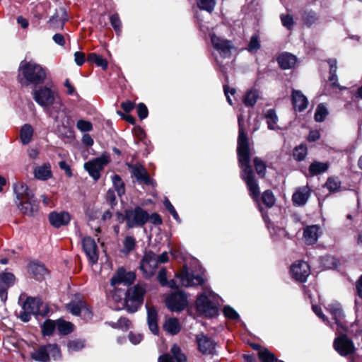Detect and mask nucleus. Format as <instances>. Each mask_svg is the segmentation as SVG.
<instances>
[{
    "instance_id": "nucleus-3",
    "label": "nucleus",
    "mask_w": 362,
    "mask_h": 362,
    "mask_svg": "<svg viewBox=\"0 0 362 362\" xmlns=\"http://www.w3.org/2000/svg\"><path fill=\"white\" fill-rule=\"evenodd\" d=\"M47 71L46 67L33 60H23L18 66L17 80L23 87L37 86L44 83Z\"/></svg>"
},
{
    "instance_id": "nucleus-34",
    "label": "nucleus",
    "mask_w": 362,
    "mask_h": 362,
    "mask_svg": "<svg viewBox=\"0 0 362 362\" xmlns=\"http://www.w3.org/2000/svg\"><path fill=\"white\" fill-rule=\"evenodd\" d=\"M329 163L327 162L314 161L308 169L310 176H315L326 172L329 168Z\"/></svg>"
},
{
    "instance_id": "nucleus-9",
    "label": "nucleus",
    "mask_w": 362,
    "mask_h": 362,
    "mask_svg": "<svg viewBox=\"0 0 362 362\" xmlns=\"http://www.w3.org/2000/svg\"><path fill=\"white\" fill-rule=\"evenodd\" d=\"M108 163V156H103L85 163L84 168L94 180H98L100 177V171Z\"/></svg>"
},
{
    "instance_id": "nucleus-20",
    "label": "nucleus",
    "mask_w": 362,
    "mask_h": 362,
    "mask_svg": "<svg viewBox=\"0 0 362 362\" xmlns=\"http://www.w3.org/2000/svg\"><path fill=\"white\" fill-rule=\"evenodd\" d=\"M185 356L176 344L172 346L170 354H163L158 358V362H185Z\"/></svg>"
},
{
    "instance_id": "nucleus-13",
    "label": "nucleus",
    "mask_w": 362,
    "mask_h": 362,
    "mask_svg": "<svg viewBox=\"0 0 362 362\" xmlns=\"http://www.w3.org/2000/svg\"><path fill=\"white\" fill-rule=\"evenodd\" d=\"M136 279L134 272L127 271L123 267L119 268L110 279V286L132 284Z\"/></svg>"
},
{
    "instance_id": "nucleus-64",
    "label": "nucleus",
    "mask_w": 362,
    "mask_h": 362,
    "mask_svg": "<svg viewBox=\"0 0 362 362\" xmlns=\"http://www.w3.org/2000/svg\"><path fill=\"white\" fill-rule=\"evenodd\" d=\"M86 61V55L84 52H76L74 53V62L78 66H82Z\"/></svg>"
},
{
    "instance_id": "nucleus-10",
    "label": "nucleus",
    "mask_w": 362,
    "mask_h": 362,
    "mask_svg": "<svg viewBox=\"0 0 362 362\" xmlns=\"http://www.w3.org/2000/svg\"><path fill=\"white\" fill-rule=\"evenodd\" d=\"M158 268L156 254L151 251L146 252L140 263V269L145 278L149 279L154 275Z\"/></svg>"
},
{
    "instance_id": "nucleus-39",
    "label": "nucleus",
    "mask_w": 362,
    "mask_h": 362,
    "mask_svg": "<svg viewBox=\"0 0 362 362\" xmlns=\"http://www.w3.org/2000/svg\"><path fill=\"white\" fill-rule=\"evenodd\" d=\"M328 64L329 65V81L332 83V86L334 87H339L337 83V61L336 59H329Z\"/></svg>"
},
{
    "instance_id": "nucleus-46",
    "label": "nucleus",
    "mask_w": 362,
    "mask_h": 362,
    "mask_svg": "<svg viewBox=\"0 0 362 362\" xmlns=\"http://www.w3.org/2000/svg\"><path fill=\"white\" fill-rule=\"evenodd\" d=\"M262 200L267 207L271 208L272 206H274L276 199L272 191L266 190L263 192L262 195Z\"/></svg>"
},
{
    "instance_id": "nucleus-60",
    "label": "nucleus",
    "mask_w": 362,
    "mask_h": 362,
    "mask_svg": "<svg viewBox=\"0 0 362 362\" xmlns=\"http://www.w3.org/2000/svg\"><path fill=\"white\" fill-rule=\"evenodd\" d=\"M281 21L283 25L291 30L293 25V19L291 15H281Z\"/></svg>"
},
{
    "instance_id": "nucleus-62",
    "label": "nucleus",
    "mask_w": 362,
    "mask_h": 362,
    "mask_svg": "<svg viewBox=\"0 0 362 362\" xmlns=\"http://www.w3.org/2000/svg\"><path fill=\"white\" fill-rule=\"evenodd\" d=\"M137 114L141 119H144L147 117L148 111L146 106L144 103H139L137 107Z\"/></svg>"
},
{
    "instance_id": "nucleus-59",
    "label": "nucleus",
    "mask_w": 362,
    "mask_h": 362,
    "mask_svg": "<svg viewBox=\"0 0 362 362\" xmlns=\"http://www.w3.org/2000/svg\"><path fill=\"white\" fill-rule=\"evenodd\" d=\"M223 313L228 318L237 320L239 318L238 313L231 307L227 305L223 308Z\"/></svg>"
},
{
    "instance_id": "nucleus-58",
    "label": "nucleus",
    "mask_w": 362,
    "mask_h": 362,
    "mask_svg": "<svg viewBox=\"0 0 362 362\" xmlns=\"http://www.w3.org/2000/svg\"><path fill=\"white\" fill-rule=\"evenodd\" d=\"M79 316L85 320H89L92 318V311L90 310L86 302H83Z\"/></svg>"
},
{
    "instance_id": "nucleus-36",
    "label": "nucleus",
    "mask_w": 362,
    "mask_h": 362,
    "mask_svg": "<svg viewBox=\"0 0 362 362\" xmlns=\"http://www.w3.org/2000/svg\"><path fill=\"white\" fill-rule=\"evenodd\" d=\"M300 15L303 23L308 27H310L316 23L319 19L317 13L313 10H303Z\"/></svg>"
},
{
    "instance_id": "nucleus-14",
    "label": "nucleus",
    "mask_w": 362,
    "mask_h": 362,
    "mask_svg": "<svg viewBox=\"0 0 362 362\" xmlns=\"http://www.w3.org/2000/svg\"><path fill=\"white\" fill-rule=\"evenodd\" d=\"M23 310H28L35 315H45L48 312L47 305L37 298L29 297L23 305Z\"/></svg>"
},
{
    "instance_id": "nucleus-32",
    "label": "nucleus",
    "mask_w": 362,
    "mask_h": 362,
    "mask_svg": "<svg viewBox=\"0 0 362 362\" xmlns=\"http://www.w3.org/2000/svg\"><path fill=\"white\" fill-rule=\"evenodd\" d=\"M28 270L38 280L43 279L47 273L45 267L38 262L30 263L28 267Z\"/></svg>"
},
{
    "instance_id": "nucleus-19",
    "label": "nucleus",
    "mask_w": 362,
    "mask_h": 362,
    "mask_svg": "<svg viewBox=\"0 0 362 362\" xmlns=\"http://www.w3.org/2000/svg\"><path fill=\"white\" fill-rule=\"evenodd\" d=\"M327 310L330 313L333 319L335 320V323L337 325V331L340 332V329L342 331L345 330L346 325L344 320V315L341 307L339 305L330 304L327 308Z\"/></svg>"
},
{
    "instance_id": "nucleus-51",
    "label": "nucleus",
    "mask_w": 362,
    "mask_h": 362,
    "mask_svg": "<svg viewBox=\"0 0 362 362\" xmlns=\"http://www.w3.org/2000/svg\"><path fill=\"white\" fill-rule=\"evenodd\" d=\"M259 48V37L257 34H255L250 38V40L247 46V50L250 52H257Z\"/></svg>"
},
{
    "instance_id": "nucleus-29",
    "label": "nucleus",
    "mask_w": 362,
    "mask_h": 362,
    "mask_svg": "<svg viewBox=\"0 0 362 362\" xmlns=\"http://www.w3.org/2000/svg\"><path fill=\"white\" fill-rule=\"evenodd\" d=\"M147 308V321L149 329L151 332L157 334L158 333V313L156 309L153 306H148Z\"/></svg>"
},
{
    "instance_id": "nucleus-28",
    "label": "nucleus",
    "mask_w": 362,
    "mask_h": 362,
    "mask_svg": "<svg viewBox=\"0 0 362 362\" xmlns=\"http://www.w3.org/2000/svg\"><path fill=\"white\" fill-rule=\"evenodd\" d=\"M13 189L16 198L19 201L34 197L33 192L23 182H17L15 183Z\"/></svg>"
},
{
    "instance_id": "nucleus-17",
    "label": "nucleus",
    "mask_w": 362,
    "mask_h": 362,
    "mask_svg": "<svg viewBox=\"0 0 362 362\" xmlns=\"http://www.w3.org/2000/svg\"><path fill=\"white\" fill-rule=\"evenodd\" d=\"M293 277L298 281L305 282L310 275V267L305 262L300 261L294 263L291 269Z\"/></svg>"
},
{
    "instance_id": "nucleus-25",
    "label": "nucleus",
    "mask_w": 362,
    "mask_h": 362,
    "mask_svg": "<svg viewBox=\"0 0 362 362\" xmlns=\"http://www.w3.org/2000/svg\"><path fill=\"white\" fill-rule=\"evenodd\" d=\"M133 175L140 183L147 185H153V180L149 177L146 170L141 165H130Z\"/></svg>"
},
{
    "instance_id": "nucleus-31",
    "label": "nucleus",
    "mask_w": 362,
    "mask_h": 362,
    "mask_svg": "<svg viewBox=\"0 0 362 362\" xmlns=\"http://www.w3.org/2000/svg\"><path fill=\"white\" fill-rule=\"evenodd\" d=\"M111 288L109 291L107 296L115 303H121L124 302V297L126 296V291L119 287V285L110 286Z\"/></svg>"
},
{
    "instance_id": "nucleus-5",
    "label": "nucleus",
    "mask_w": 362,
    "mask_h": 362,
    "mask_svg": "<svg viewBox=\"0 0 362 362\" xmlns=\"http://www.w3.org/2000/svg\"><path fill=\"white\" fill-rule=\"evenodd\" d=\"M214 297V293L210 289L204 288V293L199 296L196 302L197 310L206 316L216 315L218 312L216 303L209 299Z\"/></svg>"
},
{
    "instance_id": "nucleus-61",
    "label": "nucleus",
    "mask_w": 362,
    "mask_h": 362,
    "mask_svg": "<svg viewBox=\"0 0 362 362\" xmlns=\"http://www.w3.org/2000/svg\"><path fill=\"white\" fill-rule=\"evenodd\" d=\"M1 281L8 286H10L14 284L15 276L11 273H4L1 276Z\"/></svg>"
},
{
    "instance_id": "nucleus-24",
    "label": "nucleus",
    "mask_w": 362,
    "mask_h": 362,
    "mask_svg": "<svg viewBox=\"0 0 362 362\" xmlns=\"http://www.w3.org/2000/svg\"><path fill=\"white\" fill-rule=\"evenodd\" d=\"M320 227L317 225L308 226L304 228L303 239L307 245L315 244L321 234Z\"/></svg>"
},
{
    "instance_id": "nucleus-54",
    "label": "nucleus",
    "mask_w": 362,
    "mask_h": 362,
    "mask_svg": "<svg viewBox=\"0 0 362 362\" xmlns=\"http://www.w3.org/2000/svg\"><path fill=\"white\" fill-rule=\"evenodd\" d=\"M84 301L71 302L67 305V310L74 315H80Z\"/></svg>"
},
{
    "instance_id": "nucleus-42",
    "label": "nucleus",
    "mask_w": 362,
    "mask_h": 362,
    "mask_svg": "<svg viewBox=\"0 0 362 362\" xmlns=\"http://www.w3.org/2000/svg\"><path fill=\"white\" fill-rule=\"evenodd\" d=\"M42 333L44 336H50L57 328V321L47 320L41 326Z\"/></svg>"
},
{
    "instance_id": "nucleus-38",
    "label": "nucleus",
    "mask_w": 362,
    "mask_h": 362,
    "mask_svg": "<svg viewBox=\"0 0 362 362\" xmlns=\"http://www.w3.org/2000/svg\"><path fill=\"white\" fill-rule=\"evenodd\" d=\"M33 128L29 124H24L21 129L20 136L23 144H28L33 136Z\"/></svg>"
},
{
    "instance_id": "nucleus-49",
    "label": "nucleus",
    "mask_w": 362,
    "mask_h": 362,
    "mask_svg": "<svg viewBox=\"0 0 362 362\" xmlns=\"http://www.w3.org/2000/svg\"><path fill=\"white\" fill-rule=\"evenodd\" d=\"M325 187L332 192H337L341 187L340 180L335 177H329L325 183Z\"/></svg>"
},
{
    "instance_id": "nucleus-18",
    "label": "nucleus",
    "mask_w": 362,
    "mask_h": 362,
    "mask_svg": "<svg viewBox=\"0 0 362 362\" xmlns=\"http://www.w3.org/2000/svg\"><path fill=\"white\" fill-rule=\"evenodd\" d=\"M197 343L200 352L204 354H213L216 343L209 337L203 333L199 334L196 337Z\"/></svg>"
},
{
    "instance_id": "nucleus-37",
    "label": "nucleus",
    "mask_w": 362,
    "mask_h": 362,
    "mask_svg": "<svg viewBox=\"0 0 362 362\" xmlns=\"http://www.w3.org/2000/svg\"><path fill=\"white\" fill-rule=\"evenodd\" d=\"M265 119L267 124L268 128L271 130H276L279 128L277 124L278 123V117L276 114V112L274 109H269L267 111L265 114Z\"/></svg>"
},
{
    "instance_id": "nucleus-30",
    "label": "nucleus",
    "mask_w": 362,
    "mask_h": 362,
    "mask_svg": "<svg viewBox=\"0 0 362 362\" xmlns=\"http://www.w3.org/2000/svg\"><path fill=\"white\" fill-rule=\"evenodd\" d=\"M34 175L36 179L44 181L49 179L52 175L50 164L46 163L41 165L36 166L34 168Z\"/></svg>"
},
{
    "instance_id": "nucleus-11",
    "label": "nucleus",
    "mask_w": 362,
    "mask_h": 362,
    "mask_svg": "<svg viewBox=\"0 0 362 362\" xmlns=\"http://www.w3.org/2000/svg\"><path fill=\"white\" fill-rule=\"evenodd\" d=\"M211 42L213 47L219 53L221 57H230L231 51L234 48L231 41L217 36L215 34H211Z\"/></svg>"
},
{
    "instance_id": "nucleus-2",
    "label": "nucleus",
    "mask_w": 362,
    "mask_h": 362,
    "mask_svg": "<svg viewBox=\"0 0 362 362\" xmlns=\"http://www.w3.org/2000/svg\"><path fill=\"white\" fill-rule=\"evenodd\" d=\"M34 100L44 107L56 122L66 127L69 125V119L63 110V105L57 92L47 86H40L33 90Z\"/></svg>"
},
{
    "instance_id": "nucleus-21",
    "label": "nucleus",
    "mask_w": 362,
    "mask_h": 362,
    "mask_svg": "<svg viewBox=\"0 0 362 362\" xmlns=\"http://www.w3.org/2000/svg\"><path fill=\"white\" fill-rule=\"evenodd\" d=\"M71 220L70 214L66 211L51 212L49 215L50 224L55 228L67 225Z\"/></svg>"
},
{
    "instance_id": "nucleus-6",
    "label": "nucleus",
    "mask_w": 362,
    "mask_h": 362,
    "mask_svg": "<svg viewBox=\"0 0 362 362\" xmlns=\"http://www.w3.org/2000/svg\"><path fill=\"white\" fill-rule=\"evenodd\" d=\"M124 218L129 228L141 227L148 221L149 214L142 208L136 206L134 209L127 210Z\"/></svg>"
},
{
    "instance_id": "nucleus-45",
    "label": "nucleus",
    "mask_w": 362,
    "mask_h": 362,
    "mask_svg": "<svg viewBox=\"0 0 362 362\" xmlns=\"http://www.w3.org/2000/svg\"><path fill=\"white\" fill-rule=\"evenodd\" d=\"M307 153V146L304 144H300L295 148L293 151V157L296 160L301 161L305 159Z\"/></svg>"
},
{
    "instance_id": "nucleus-35",
    "label": "nucleus",
    "mask_w": 362,
    "mask_h": 362,
    "mask_svg": "<svg viewBox=\"0 0 362 362\" xmlns=\"http://www.w3.org/2000/svg\"><path fill=\"white\" fill-rule=\"evenodd\" d=\"M163 329L171 335L177 334L181 329V326L177 319L170 317L167 319L163 325Z\"/></svg>"
},
{
    "instance_id": "nucleus-26",
    "label": "nucleus",
    "mask_w": 362,
    "mask_h": 362,
    "mask_svg": "<svg viewBox=\"0 0 362 362\" xmlns=\"http://www.w3.org/2000/svg\"><path fill=\"white\" fill-rule=\"evenodd\" d=\"M291 100L295 110L302 112L308 107V99L300 90H293Z\"/></svg>"
},
{
    "instance_id": "nucleus-44",
    "label": "nucleus",
    "mask_w": 362,
    "mask_h": 362,
    "mask_svg": "<svg viewBox=\"0 0 362 362\" xmlns=\"http://www.w3.org/2000/svg\"><path fill=\"white\" fill-rule=\"evenodd\" d=\"M197 6L201 10L206 11L209 13H211L215 7V0H197Z\"/></svg>"
},
{
    "instance_id": "nucleus-56",
    "label": "nucleus",
    "mask_w": 362,
    "mask_h": 362,
    "mask_svg": "<svg viewBox=\"0 0 362 362\" xmlns=\"http://www.w3.org/2000/svg\"><path fill=\"white\" fill-rule=\"evenodd\" d=\"M76 127L83 132H90L93 129V124L90 122L79 119L76 123Z\"/></svg>"
},
{
    "instance_id": "nucleus-41",
    "label": "nucleus",
    "mask_w": 362,
    "mask_h": 362,
    "mask_svg": "<svg viewBox=\"0 0 362 362\" xmlns=\"http://www.w3.org/2000/svg\"><path fill=\"white\" fill-rule=\"evenodd\" d=\"M87 60L90 63H95L97 66L102 67L103 69H106L107 67V60L96 53L89 54Z\"/></svg>"
},
{
    "instance_id": "nucleus-50",
    "label": "nucleus",
    "mask_w": 362,
    "mask_h": 362,
    "mask_svg": "<svg viewBox=\"0 0 362 362\" xmlns=\"http://www.w3.org/2000/svg\"><path fill=\"white\" fill-rule=\"evenodd\" d=\"M328 114L327 107L323 104H320L316 108L315 113V119L317 122H321L324 121Z\"/></svg>"
},
{
    "instance_id": "nucleus-16",
    "label": "nucleus",
    "mask_w": 362,
    "mask_h": 362,
    "mask_svg": "<svg viewBox=\"0 0 362 362\" xmlns=\"http://www.w3.org/2000/svg\"><path fill=\"white\" fill-rule=\"evenodd\" d=\"M334 348L341 356H347L352 354L355 347L351 339L346 335L341 334L334 341Z\"/></svg>"
},
{
    "instance_id": "nucleus-27",
    "label": "nucleus",
    "mask_w": 362,
    "mask_h": 362,
    "mask_svg": "<svg viewBox=\"0 0 362 362\" xmlns=\"http://www.w3.org/2000/svg\"><path fill=\"white\" fill-rule=\"evenodd\" d=\"M310 196V189L308 186L299 187L293 193L292 201L295 206H303L308 201Z\"/></svg>"
},
{
    "instance_id": "nucleus-47",
    "label": "nucleus",
    "mask_w": 362,
    "mask_h": 362,
    "mask_svg": "<svg viewBox=\"0 0 362 362\" xmlns=\"http://www.w3.org/2000/svg\"><path fill=\"white\" fill-rule=\"evenodd\" d=\"M253 163L257 173L261 177H264L266 173V164L258 157L253 159Z\"/></svg>"
},
{
    "instance_id": "nucleus-23",
    "label": "nucleus",
    "mask_w": 362,
    "mask_h": 362,
    "mask_svg": "<svg viewBox=\"0 0 362 362\" xmlns=\"http://www.w3.org/2000/svg\"><path fill=\"white\" fill-rule=\"evenodd\" d=\"M67 21V14L64 8L56 11L54 15L49 19V28L52 29H62L65 22Z\"/></svg>"
},
{
    "instance_id": "nucleus-8",
    "label": "nucleus",
    "mask_w": 362,
    "mask_h": 362,
    "mask_svg": "<svg viewBox=\"0 0 362 362\" xmlns=\"http://www.w3.org/2000/svg\"><path fill=\"white\" fill-rule=\"evenodd\" d=\"M176 276L180 279L181 286L185 287L202 285L204 282V279L202 274L189 272L186 266L183 267L182 269Z\"/></svg>"
},
{
    "instance_id": "nucleus-12",
    "label": "nucleus",
    "mask_w": 362,
    "mask_h": 362,
    "mask_svg": "<svg viewBox=\"0 0 362 362\" xmlns=\"http://www.w3.org/2000/svg\"><path fill=\"white\" fill-rule=\"evenodd\" d=\"M167 307L173 312H180L183 310L187 305V298L182 291H176L173 293L166 299Z\"/></svg>"
},
{
    "instance_id": "nucleus-53",
    "label": "nucleus",
    "mask_w": 362,
    "mask_h": 362,
    "mask_svg": "<svg viewBox=\"0 0 362 362\" xmlns=\"http://www.w3.org/2000/svg\"><path fill=\"white\" fill-rule=\"evenodd\" d=\"M67 346L69 352L78 351L85 346V344L83 340L74 339L68 342Z\"/></svg>"
},
{
    "instance_id": "nucleus-52",
    "label": "nucleus",
    "mask_w": 362,
    "mask_h": 362,
    "mask_svg": "<svg viewBox=\"0 0 362 362\" xmlns=\"http://www.w3.org/2000/svg\"><path fill=\"white\" fill-rule=\"evenodd\" d=\"M258 356L262 362H277V359L274 355L267 349L259 350Z\"/></svg>"
},
{
    "instance_id": "nucleus-15",
    "label": "nucleus",
    "mask_w": 362,
    "mask_h": 362,
    "mask_svg": "<svg viewBox=\"0 0 362 362\" xmlns=\"http://www.w3.org/2000/svg\"><path fill=\"white\" fill-rule=\"evenodd\" d=\"M83 250L89 262L95 264L98 262L99 252L95 240L90 237H85L82 240Z\"/></svg>"
},
{
    "instance_id": "nucleus-1",
    "label": "nucleus",
    "mask_w": 362,
    "mask_h": 362,
    "mask_svg": "<svg viewBox=\"0 0 362 362\" xmlns=\"http://www.w3.org/2000/svg\"><path fill=\"white\" fill-rule=\"evenodd\" d=\"M238 137L237 153L240 168L242 169L240 177L245 182L251 197L257 200L259 197V188L252 165H250V152L249 141L243 127L242 116H238Z\"/></svg>"
},
{
    "instance_id": "nucleus-7",
    "label": "nucleus",
    "mask_w": 362,
    "mask_h": 362,
    "mask_svg": "<svg viewBox=\"0 0 362 362\" xmlns=\"http://www.w3.org/2000/svg\"><path fill=\"white\" fill-rule=\"evenodd\" d=\"M31 357L39 362H48L50 357L54 360L60 357V351L57 344L41 346L31 353Z\"/></svg>"
},
{
    "instance_id": "nucleus-57",
    "label": "nucleus",
    "mask_w": 362,
    "mask_h": 362,
    "mask_svg": "<svg viewBox=\"0 0 362 362\" xmlns=\"http://www.w3.org/2000/svg\"><path fill=\"white\" fill-rule=\"evenodd\" d=\"M111 25L117 33H119L122 28V23L118 14H112L110 18Z\"/></svg>"
},
{
    "instance_id": "nucleus-4",
    "label": "nucleus",
    "mask_w": 362,
    "mask_h": 362,
    "mask_svg": "<svg viewBox=\"0 0 362 362\" xmlns=\"http://www.w3.org/2000/svg\"><path fill=\"white\" fill-rule=\"evenodd\" d=\"M146 288V284L141 282L129 288L126 291V296L122 303V307H124L129 313L136 312L143 304Z\"/></svg>"
},
{
    "instance_id": "nucleus-43",
    "label": "nucleus",
    "mask_w": 362,
    "mask_h": 362,
    "mask_svg": "<svg viewBox=\"0 0 362 362\" xmlns=\"http://www.w3.org/2000/svg\"><path fill=\"white\" fill-rule=\"evenodd\" d=\"M112 184L115 191L119 197H121L125 193V187L123 181L118 175H115L112 177Z\"/></svg>"
},
{
    "instance_id": "nucleus-40",
    "label": "nucleus",
    "mask_w": 362,
    "mask_h": 362,
    "mask_svg": "<svg viewBox=\"0 0 362 362\" xmlns=\"http://www.w3.org/2000/svg\"><path fill=\"white\" fill-rule=\"evenodd\" d=\"M57 328L60 334L66 335L73 332L74 325L59 319L57 320Z\"/></svg>"
},
{
    "instance_id": "nucleus-48",
    "label": "nucleus",
    "mask_w": 362,
    "mask_h": 362,
    "mask_svg": "<svg viewBox=\"0 0 362 362\" xmlns=\"http://www.w3.org/2000/svg\"><path fill=\"white\" fill-rule=\"evenodd\" d=\"M258 98V94L255 90L248 91L243 99V103L246 106L252 107L255 105Z\"/></svg>"
},
{
    "instance_id": "nucleus-33",
    "label": "nucleus",
    "mask_w": 362,
    "mask_h": 362,
    "mask_svg": "<svg viewBox=\"0 0 362 362\" xmlns=\"http://www.w3.org/2000/svg\"><path fill=\"white\" fill-rule=\"evenodd\" d=\"M278 63L283 69L293 68L296 63V57L289 53H284L278 58Z\"/></svg>"
},
{
    "instance_id": "nucleus-63",
    "label": "nucleus",
    "mask_w": 362,
    "mask_h": 362,
    "mask_svg": "<svg viewBox=\"0 0 362 362\" xmlns=\"http://www.w3.org/2000/svg\"><path fill=\"white\" fill-rule=\"evenodd\" d=\"M164 206L166 208V209L169 211V213L173 216V218L177 220L179 218L178 214L176 212L173 204L170 203V202L168 199H165Z\"/></svg>"
},
{
    "instance_id": "nucleus-55",
    "label": "nucleus",
    "mask_w": 362,
    "mask_h": 362,
    "mask_svg": "<svg viewBox=\"0 0 362 362\" xmlns=\"http://www.w3.org/2000/svg\"><path fill=\"white\" fill-rule=\"evenodd\" d=\"M124 252L128 253L133 250L136 246V240L132 236H127L123 242Z\"/></svg>"
},
{
    "instance_id": "nucleus-22",
    "label": "nucleus",
    "mask_w": 362,
    "mask_h": 362,
    "mask_svg": "<svg viewBox=\"0 0 362 362\" xmlns=\"http://www.w3.org/2000/svg\"><path fill=\"white\" fill-rule=\"evenodd\" d=\"M19 210L26 216H33L38 211V204L34 197L19 201L18 204Z\"/></svg>"
}]
</instances>
